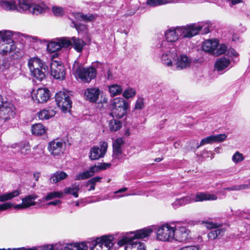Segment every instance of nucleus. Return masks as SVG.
Listing matches in <instances>:
<instances>
[{"instance_id": "nucleus-1", "label": "nucleus", "mask_w": 250, "mask_h": 250, "mask_svg": "<svg viewBox=\"0 0 250 250\" xmlns=\"http://www.w3.org/2000/svg\"><path fill=\"white\" fill-rule=\"evenodd\" d=\"M152 232L151 228H144L130 232L118 241V245L120 246L125 245V250H145L144 244L137 239L147 237Z\"/></svg>"}, {"instance_id": "nucleus-2", "label": "nucleus", "mask_w": 250, "mask_h": 250, "mask_svg": "<svg viewBox=\"0 0 250 250\" xmlns=\"http://www.w3.org/2000/svg\"><path fill=\"white\" fill-rule=\"evenodd\" d=\"M110 108L111 109L110 114L112 117L120 119L126 114L128 104L123 98H116L110 102Z\"/></svg>"}, {"instance_id": "nucleus-3", "label": "nucleus", "mask_w": 250, "mask_h": 250, "mask_svg": "<svg viewBox=\"0 0 250 250\" xmlns=\"http://www.w3.org/2000/svg\"><path fill=\"white\" fill-rule=\"evenodd\" d=\"M150 228L156 229V238L162 241H170L174 239L175 228L166 224L159 227L152 226Z\"/></svg>"}, {"instance_id": "nucleus-4", "label": "nucleus", "mask_w": 250, "mask_h": 250, "mask_svg": "<svg viewBox=\"0 0 250 250\" xmlns=\"http://www.w3.org/2000/svg\"><path fill=\"white\" fill-rule=\"evenodd\" d=\"M204 26L202 23H192L177 26V30L182 38H190L197 35Z\"/></svg>"}, {"instance_id": "nucleus-5", "label": "nucleus", "mask_w": 250, "mask_h": 250, "mask_svg": "<svg viewBox=\"0 0 250 250\" xmlns=\"http://www.w3.org/2000/svg\"><path fill=\"white\" fill-rule=\"evenodd\" d=\"M74 71L76 77L84 83H89L96 77L97 73L96 70L93 67L84 68L78 66L74 68Z\"/></svg>"}, {"instance_id": "nucleus-6", "label": "nucleus", "mask_w": 250, "mask_h": 250, "mask_svg": "<svg viewBox=\"0 0 250 250\" xmlns=\"http://www.w3.org/2000/svg\"><path fill=\"white\" fill-rule=\"evenodd\" d=\"M113 236L111 235L97 238L93 242L92 246H90V250H109L113 246Z\"/></svg>"}, {"instance_id": "nucleus-7", "label": "nucleus", "mask_w": 250, "mask_h": 250, "mask_svg": "<svg viewBox=\"0 0 250 250\" xmlns=\"http://www.w3.org/2000/svg\"><path fill=\"white\" fill-rule=\"evenodd\" d=\"M161 60L163 63L167 66H171L173 63H175L177 54L175 48L173 46H169L167 49L161 44Z\"/></svg>"}, {"instance_id": "nucleus-8", "label": "nucleus", "mask_w": 250, "mask_h": 250, "mask_svg": "<svg viewBox=\"0 0 250 250\" xmlns=\"http://www.w3.org/2000/svg\"><path fill=\"white\" fill-rule=\"evenodd\" d=\"M55 100L58 106L64 112L70 110L72 106V102L67 93L64 91H60L56 93Z\"/></svg>"}, {"instance_id": "nucleus-9", "label": "nucleus", "mask_w": 250, "mask_h": 250, "mask_svg": "<svg viewBox=\"0 0 250 250\" xmlns=\"http://www.w3.org/2000/svg\"><path fill=\"white\" fill-rule=\"evenodd\" d=\"M15 108L14 105L8 102H3L0 105V119L4 122L14 118Z\"/></svg>"}, {"instance_id": "nucleus-10", "label": "nucleus", "mask_w": 250, "mask_h": 250, "mask_svg": "<svg viewBox=\"0 0 250 250\" xmlns=\"http://www.w3.org/2000/svg\"><path fill=\"white\" fill-rule=\"evenodd\" d=\"M50 70L51 75L55 79L62 80L65 78V68L61 62L52 60Z\"/></svg>"}, {"instance_id": "nucleus-11", "label": "nucleus", "mask_w": 250, "mask_h": 250, "mask_svg": "<svg viewBox=\"0 0 250 250\" xmlns=\"http://www.w3.org/2000/svg\"><path fill=\"white\" fill-rule=\"evenodd\" d=\"M71 43V41L67 38H60L48 43L47 49L49 52H54L62 47H68L70 45Z\"/></svg>"}, {"instance_id": "nucleus-12", "label": "nucleus", "mask_w": 250, "mask_h": 250, "mask_svg": "<svg viewBox=\"0 0 250 250\" xmlns=\"http://www.w3.org/2000/svg\"><path fill=\"white\" fill-rule=\"evenodd\" d=\"M179 33L177 30V27H171L168 29L165 32L166 41H163L162 42V46H165L167 49L169 46H173L171 43L176 42L179 38Z\"/></svg>"}, {"instance_id": "nucleus-13", "label": "nucleus", "mask_w": 250, "mask_h": 250, "mask_svg": "<svg viewBox=\"0 0 250 250\" xmlns=\"http://www.w3.org/2000/svg\"><path fill=\"white\" fill-rule=\"evenodd\" d=\"M65 143L62 140H54L49 143L48 149L53 156H59L64 150Z\"/></svg>"}, {"instance_id": "nucleus-14", "label": "nucleus", "mask_w": 250, "mask_h": 250, "mask_svg": "<svg viewBox=\"0 0 250 250\" xmlns=\"http://www.w3.org/2000/svg\"><path fill=\"white\" fill-rule=\"evenodd\" d=\"M107 147L108 144L106 142L101 143L100 148L98 146H93L90 149V159L94 160L103 158L107 151Z\"/></svg>"}, {"instance_id": "nucleus-15", "label": "nucleus", "mask_w": 250, "mask_h": 250, "mask_svg": "<svg viewBox=\"0 0 250 250\" xmlns=\"http://www.w3.org/2000/svg\"><path fill=\"white\" fill-rule=\"evenodd\" d=\"M50 96V91L46 88H39L32 94V99L38 103L46 102Z\"/></svg>"}, {"instance_id": "nucleus-16", "label": "nucleus", "mask_w": 250, "mask_h": 250, "mask_svg": "<svg viewBox=\"0 0 250 250\" xmlns=\"http://www.w3.org/2000/svg\"><path fill=\"white\" fill-rule=\"evenodd\" d=\"M190 231L185 227H178L175 229L174 239L179 242H182L191 239Z\"/></svg>"}, {"instance_id": "nucleus-17", "label": "nucleus", "mask_w": 250, "mask_h": 250, "mask_svg": "<svg viewBox=\"0 0 250 250\" xmlns=\"http://www.w3.org/2000/svg\"><path fill=\"white\" fill-rule=\"evenodd\" d=\"M38 196L35 194H31L26 196L22 199V203L14 206L16 209H23L28 208L36 205L35 201Z\"/></svg>"}, {"instance_id": "nucleus-18", "label": "nucleus", "mask_w": 250, "mask_h": 250, "mask_svg": "<svg viewBox=\"0 0 250 250\" xmlns=\"http://www.w3.org/2000/svg\"><path fill=\"white\" fill-rule=\"evenodd\" d=\"M227 138L225 134H220L215 135H211L203 139L199 145H197L196 148L207 144H212L214 142H221L224 141Z\"/></svg>"}, {"instance_id": "nucleus-19", "label": "nucleus", "mask_w": 250, "mask_h": 250, "mask_svg": "<svg viewBox=\"0 0 250 250\" xmlns=\"http://www.w3.org/2000/svg\"><path fill=\"white\" fill-rule=\"evenodd\" d=\"M191 63L190 59L185 55H180L176 58L175 63L178 69H182L189 66Z\"/></svg>"}, {"instance_id": "nucleus-20", "label": "nucleus", "mask_w": 250, "mask_h": 250, "mask_svg": "<svg viewBox=\"0 0 250 250\" xmlns=\"http://www.w3.org/2000/svg\"><path fill=\"white\" fill-rule=\"evenodd\" d=\"M28 65L31 71L36 70V68H44V70L47 69V66L45 65L42 60L37 57H33L29 60Z\"/></svg>"}, {"instance_id": "nucleus-21", "label": "nucleus", "mask_w": 250, "mask_h": 250, "mask_svg": "<svg viewBox=\"0 0 250 250\" xmlns=\"http://www.w3.org/2000/svg\"><path fill=\"white\" fill-rule=\"evenodd\" d=\"M219 45L218 41L216 39L205 41L202 45V49L206 52L213 54L216 47Z\"/></svg>"}, {"instance_id": "nucleus-22", "label": "nucleus", "mask_w": 250, "mask_h": 250, "mask_svg": "<svg viewBox=\"0 0 250 250\" xmlns=\"http://www.w3.org/2000/svg\"><path fill=\"white\" fill-rule=\"evenodd\" d=\"M100 171L99 165H95L90 167L88 170L80 173L77 175L75 180H81L86 179L94 175L96 172Z\"/></svg>"}, {"instance_id": "nucleus-23", "label": "nucleus", "mask_w": 250, "mask_h": 250, "mask_svg": "<svg viewBox=\"0 0 250 250\" xmlns=\"http://www.w3.org/2000/svg\"><path fill=\"white\" fill-rule=\"evenodd\" d=\"M100 94L99 89L97 88H89L84 92L85 99L91 102H96Z\"/></svg>"}, {"instance_id": "nucleus-24", "label": "nucleus", "mask_w": 250, "mask_h": 250, "mask_svg": "<svg viewBox=\"0 0 250 250\" xmlns=\"http://www.w3.org/2000/svg\"><path fill=\"white\" fill-rule=\"evenodd\" d=\"M90 246V243H67L64 247V250H87Z\"/></svg>"}, {"instance_id": "nucleus-25", "label": "nucleus", "mask_w": 250, "mask_h": 250, "mask_svg": "<svg viewBox=\"0 0 250 250\" xmlns=\"http://www.w3.org/2000/svg\"><path fill=\"white\" fill-rule=\"evenodd\" d=\"M217 199V196L213 194L205 192H199L194 197L193 202H203L204 201H214Z\"/></svg>"}, {"instance_id": "nucleus-26", "label": "nucleus", "mask_w": 250, "mask_h": 250, "mask_svg": "<svg viewBox=\"0 0 250 250\" xmlns=\"http://www.w3.org/2000/svg\"><path fill=\"white\" fill-rule=\"evenodd\" d=\"M0 42V53L2 55H6L8 53L11 52L16 49V46L14 42Z\"/></svg>"}, {"instance_id": "nucleus-27", "label": "nucleus", "mask_w": 250, "mask_h": 250, "mask_svg": "<svg viewBox=\"0 0 250 250\" xmlns=\"http://www.w3.org/2000/svg\"><path fill=\"white\" fill-rule=\"evenodd\" d=\"M194 197L192 195L185 196L181 198L177 199L172 204L174 208H177L181 206L186 205L193 202Z\"/></svg>"}, {"instance_id": "nucleus-28", "label": "nucleus", "mask_w": 250, "mask_h": 250, "mask_svg": "<svg viewBox=\"0 0 250 250\" xmlns=\"http://www.w3.org/2000/svg\"><path fill=\"white\" fill-rule=\"evenodd\" d=\"M230 61L225 57H222L216 60L214 66L217 71H222L228 68Z\"/></svg>"}, {"instance_id": "nucleus-29", "label": "nucleus", "mask_w": 250, "mask_h": 250, "mask_svg": "<svg viewBox=\"0 0 250 250\" xmlns=\"http://www.w3.org/2000/svg\"><path fill=\"white\" fill-rule=\"evenodd\" d=\"M68 175L64 171H57L52 174L50 177L49 181L51 184H57L61 181L66 179Z\"/></svg>"}, {"instance_id": "nucleus-30", "label": "nucleus", "mask_w": 250, "mask_h": 250, "mask_svg": "<svg viewBox=\"0 0 250 250\" xmlns=\"http://www.w3.org/2000/svg\"><path fill=\"white\" fill-rule=\"evenodd\" d=\"M56 114V111L51 107L44 108L38 113V116L41 120H48Z\"/></svg>"}, {"instance_id": "nucleus-31", "label": "nucleus", "mask_w": 250, "mask_h": 250, "mask_svg": "<svg viewBox=\"0 0 250 250\" xmlns=\"http://www.w3.org/2000/svg\"><path fill=\"white\" fill-rule=\"evenodd\" d=\"M124 143V142L121 138H119L114 141L113 143V155L114 156L117 157L121 154V147Z\"/></svg>"}, {"instance_id": "nucleus-32", "label": "nucleus", "mask_w": 250, "mask_h": 250, "mask_svg": "<svg viewBox=\"0 0 250 250\" xmlns=\"http://www.w3.org/2000/svg\"><path fill=\"white\" fill-rule=\"evenodd\" d=\"M71 41L70 45H72L75 49L78 52L82 51L85 43L83 41L79 38L72 37L71 39H69Z\"/></svg>"}, {"instance_id": "nucleus-33", "label": "nucleus", "mask_w": 250, "mask_h": 250, "mask_svg": "<svg viewBox=\"0 0 250 250\" xmlns=\"http://www.w3.org/2000/svg\"><path fill=\"white\" fill-rule=\"evenodd\" d=\"M21 193L20 190L16 189L11 192H6L0 195V202H4L18 196Z\"/></svg>"}, {"instance_id": "nucleus-34", "label": "nucleus", "mask_w": 250, "mask_h": 250, "mask_svg": "<svg viewBox=\"0 0 250 250\" xmlns=\"http://www.w3.org/2000/svg\"><path fill=\"white\" fill-rule=\"evenodd\" d=\"M32 3L29 0H19L16 10L19 12L28 10L30 12Z\"/></svg>"}, {"instance_id": "nucleus-35", "label": "nucleus", "mask_w": 250, "mask_h": 250, "mask_svg": "<svg viewBox=\"0 0 250 250\" xmlns=\"http://www.w3.org/2000/svg\"><path fill=\"white\" fill-rule=\"evenodd\" d=\"M80 189L79 184L75 183L72 184L70 187L64 188L63 191L65 194H71L75 198H77L79 196L78 192Z\"/></svg>"}, {"instance_id": "nucleus-36", "label": "nucleus", "mask_w": 250, "mask_h": 250, "mask_svg": "<svg viewBox=\"0 0 250 250\" xmlns=\"http://www.w3.org/2000/svg\"><path fill=\"white\" fill-rule=\"evenodd\" d=\"M0 6L4 10L8 11L15 10L17 9V6L14 0L0 1Z\"/></svg>"}, {"instance_id": "nucleus-37", "label": "nucleus", "mask_w": 250, "mask_h": 250, "mask_svg": "<svg viewBox=\"0 0 250 250\" xmlns=\"http://www.w3.org/2000/svg\"><path fill=\"white\" fill-rule=\"evenodd\" d=\"M226 231L224 228H218L217 229L211 230L208 234V238L210 240H214L218 236H223Z\"/></svg>"}, {"instance_id": "nucleus-38", "label": "nucleus", "mask_w": 250, "mask_h": 250, "mask_svg": "<svg viewBox=\"0 0 250 250\" xmlns=\"http://www.w3.org/2000/svg\"><path fill=\"white\" fill-rule=\"evenodd\" d=\"M45 5L44 4H32L30 13L34 15H38L44 12Z\"/></svg>"}, {"instance_id": "nucleus-39", "label": "nucleus", "mask_w": 250, "mask_h": 250, "mask_svg": "<svg viewBox=\"0 0 250 250\" xmlns=\"http://www.w3.org/2000/svg\"><path fill=\"white\" fill-rule=\"evenodd\" d=\"M32 133L36 135H42L46 132L45 127L41 124H38L32 125Z\"/></svg>"}, {"instance_id": "nucleus-40", "label": "nucleus", "mask_w": 250, "mask_h": 250, "mask_svg": "<svg viewBox=\"0 0 250 250\" xmlns=\"http://www.w3.org/2000/svg\"><path fill=\"white\" fill-rule=\"evenodd\" d=\"M12 37L13 34L10 31H0V42H14Z\"/></svg>"}, {"instance_id": "nucleus-41", "label": "nucleus", "mask_w": 250, "mask_h": 250, "mask_svg": "<svg viewBox=\"0 0 250 250\" xmlns=\"http://www.w3.org/2000/svg\"><path fill=\"white\" fill-rule=\"evenodd\" d=\"M36 68V70L31 71L32 75L37 79L42 81L45 77L46 70H44V68Z\"/></svg>"}, {"instance_id": "nucleus-42", "label": "nucleus", "mask_w": 250, "mask_h": 250, "mask_svg": "<svg viewBox=\"0 0 250 250\" xmlns=\"http://www.w3.org/2000/svg\"><path fill=\"white\" fill-rule=\"evenodd\" d=\"M122 126L121 121L112 119L109 121L108 127L111 131H116L119 130Z\"/></svg>"}, {"instance_id": "nucleus-43", "label": "nucleus", "mask_w": 250, "mask_h": 250, "mask_svg": "<svg viewBox=\"0 0 250 250\" xmlns=\"http://www.w3.org/2000/svg\"><path fill=\"white\" fill-rule=\"evenodd\" d=\"M109 91L111 96L120 95L123 91L122 87L117 84L111 85L109 86Z\"/></svg>"}, {"instance_id": "nucleus-44", "label": "nucleus", "mask_w": 250, "mask_h": 250, "mask_svg": "<svg viewBox=\"0 0 250 250\" xmlns=\"http://www.w3.org/2000/svg\"><path fill=\"white\" fill-rule=\"evenodd\" d=\"M63 192L62 191H53L48 193L46 196L42 199V201H47L55 198H62Z\"/></svg>"}, {"instance_id": "nucleus-45", "label": "nucleus", "mask_w": 250, "mask_h": 250, "mask_svg": "<svg viewBox=\"0 0 250 250\" xmlns=\"http://www.w3.org/2000/svg\"><path fill=\"white\" fill-rule=\"evenodd\" d=\"M102 179V177L99 176H96L93 178H92L90 180H89L87 183L86 186H90L89 188L88 189V191L93 190L95 188V185L98 182H101V180Z\"/></svg>"}, {"instance_id": "nucleus-46", "label": "nucleus", "mask_w": 250, "mask_h": 250, "mask_svg": "<svg viewBox=\"0 0 250 250\" xmlns=\"http://www.w3.org/2000/svg\"><path fill=\"white\" fill-rule=\"evenodd\" d=\"M77 18L78 19L84 21H91L95 19L96 16L93 14H87L84 15L81 13H79L77 14Z\"/></svg>"}, {"instance_id": "nucleus-47", "label": "nucleus", "mask_w": 250, "mask_h": 250, "mask_svg": "<svg viewBox=\"0 0 250 250\" xmlns=\"http://www.w3.org/2000/svg\"><path fill=\"white\" fill-rule=\"evenodd\" d=\"M167 3L168 1L166 0H147L146 1V3L151 6H156Z\"/></svg>"}, {"instance_id": "nucleus-48", "label": "nucleus", "mask_w": 250, "mask_h": 250, "mask_svg": "<svg viewBox=\"0 0 250 250\" xmlns=\"http://www.w3.org/2000/svg\"><path fill=\"white\" fill-rule=\"evenodd\" d=\"M244 159L243 154L240 153L239 151H236L232 157V160L235 163H238L242 162Z\"/></svg>"}, {"instance_id": "nucleus-49", "label": "nucleus", "mask_w": 250, "mask_h": 250, "mask_svg": "<svg viewBox=\"0 0 250 250\" xmlns=\"http://www.w3.org/2000/svg\"><path fill=\"white\" fill-rule=\"evenodd\" d=\"M227 47L224 44H221L218 48H216L215 51L213 52V55L219 56L222 55L227 51Z\"/></svg>"}, {"instance_id": "nucleus-50", "label": "nucleus", "mask_w": 250, "mask_h": 250, "mask_svg": "<svg viewBox=\"0 0 250 250\" xmlns=\"http://www.w3.org/2000/svg\"><path fill=\"white\" fill-rule=\"evenodd\" d=\"M136 94V91L132 88H128L125 90L123 94V96L126 98L129 99L133 97Z\"/></svg>"}, {"instance_id": "nucleus-51", "label": "nucleus", "mask_w": 250, "mask_h": 250, "mask_svg": "<svg viewBox=\"0 0 250 250\" xmlns=\"http://www.w3.org/2000/svg\"><path fill=\"white\" fill-rule=\"evenodd\" d=\"M52 11L56 16L60 17L62 16L64 13V9L61 7L53 6L52 7Z\"/></svg>"}, {"instance_id": "nucleus-52", "label": "nucleus", "mask_w": 250, "mask_h": 250, "mask_svg": "<svg viewBox=\"0 0 250 250\" xmlns=\"http://www.w3.org/2000/svg\"><path fill=\"white\" fill-rule=\"evenodd\" d=\"M202 223L205 224L208 229H218L220 227V225L210 221H203Z\"/></svg>"}, {"instance_id": "nucleus-53", "label": "nucleus", "mask_w": 250, "mask_h": 250, "mask_svg": "<svg viewBox=\"0 0 250 250\" xmlns=\"http://www.w3.org/2000/svg\"><path fill=\"white\" fill-rule=\"evenodd\" d=\"M30 152V146L28 143H25L23 145L21 148V152L23 155H26Z\"/></svg>"}, {"instance_id": "nucleus-54", "label": "nucleus", "mask_w": 250, "mask_h": 250, "mask_svg": "<svg viewBox=\"0 0 250 250\" xmlns=\"http://www.w3.org/2000/svg\"><path fill=\"white\" fill-rule=\"evenodd\" d=\"M144 107V103L143 99L141 98H138L136 102L134 109L141 110Z\"/></svg>"}, {"instance_id": "nucleus-55", "label": "nucleus", "mask_w": 250, "mask_h": 250, "mask_svg": "<svg viewBox=\"0 0 250 250\" xmlns=\"http://www.w3.org/2000/svg\"><path fill=\"white\" fill-rule=\"evenodd\" d=\"M14 204L11 202H6L0 205V211H3L11 208Z\"/></svg>"}, {"instance_id": "nucleus-56", "label": "nucleus", "mask_w": 250, "mask_h": 250, "mask_svg": "<svg viewBox=\"0 0 250 250\" xmlns=\"http://www.w3.org/2000/svg\"><path fill=\"white\" fill-rule=\"evenodd\" d=\"M178 250H199V248L198 246H191L188 247H184L182 249Z\"/></svg>"}, {"instance_id": "nucleus-57", "label": "nucleus", "mask_w": 250, "mask_h": 250, "mask_svg": "<svg viewBox=\"0 0 250 250\" xmlns=\"http://www.w3.org/2000/svg\"><path fill=\"white\" fill-rule=\"evenodd\" d=\"M38 250H53V246L52 245H47L39 247Z\"/></svg>"}, {"instance_id": "nucleus-58", "label": "nucleus", "mask_w": 250, "mask_h": 250, "mask_svg": "<svg viewBox=\"0 0 250 250\" xmlns=\"http://www.w3.org/2000/svg\"><path fill=\"white\" fill-rule=\"evenodd\" d=\"M238 191L240 190H244L248 189L250 188V183L248 184H242L240 185H237Z\"/></svg>"}, {"instance_id": "nucleus-59", "label": "nucleus", "mask_w": 250, "mask_h": 250, "mask_svg": "<svg viewBox=\"0 0 250 250\" xmlns=\"http://www.w3.org/2000/svg\"><path fill=\"white\" fill-rule=\"evenodd\" d=\"M98 165L99 167L100 170H104V169H105L109 167L110 166V164L104 163L99 164V165Z\"/></svg>"}, {"instance_id": "nucleus-60", "label": "nucleus", "mask_w": 250, "mask_h": 250, "mask_svg": "<svg viewBox=\"0 0 250 250\" xmlns=\"http://www.w3.org/2000/svg\"><path fill=\"white\" fill-rule=\"evenodd\" d=\"M7 67V63L4 60L0 61V71H2Z\"/></svg>"}, {"instance_id": "nucleus-61", "label": "nucleus", "mask_w": 250, "mask_h": 250, "mask_svg": "<svg viewBox=\"0 0 250 250\" xmlns=\"http://www.w3.org/2000/svg\"><path fill=\"white\" fill-rule=\"evenodd\" d=\"M61 203V201L59 200H56L54 201L50 202L47 204V206H57L58 204H60Z\"/></svg>"}, {"instance_id": "nucleus-62", "label": "nucleus", "mask_w": 250, "mask_h": 250, "mask_svg": "<svg viewBox=\"0 0 250 250\" xmlns=\"http://www.w3.org/2000/svg\"><path fill=\"white\" fill-rule=\"evenodd\" d=\"M228 53L229 55L231 56H233L235 57H237L238 56V54L236 52V51L234 49L232 48H230L229 50Z\"/></svg>"}, {"instance_id": "nucleus-63", "label": "nucleus", "mask_w": 250, "mask_h": 250, "mask_svg": "<svg viewBox=\"0 0 250 250\" xmlns=\"http://www.w3.org/2000/svg\"><path fill=\"white\" fill-rule=\"evenodd\" d=\"M224 190H227L228 191H238V188L237 185L233 186L231 187L227 188H224Z\"/></svg>"}, {"instance_id": "nucleus-64", "label": "nucleus", "mask_w": 250, "mask_h": 250, "mask_svg": "<svg viewBox=\"0 0 250 250\" xmlns=\"http://www.w3.org/2000/svg\"><path fill=\"white\" fill-rule=\"evenodd\" d=\"M75 27L78 31L81 29H84L85 28V25H80L74 23Z\"/></svg>"}]
</instances>
